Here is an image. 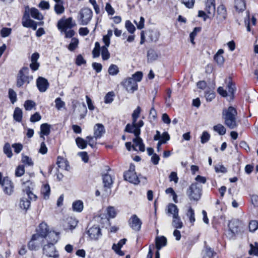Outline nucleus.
<instances>
[{"mask_svg": "<svg viewBox=\"0 0 258 258\" xmlns=\"http://www.w3.org/2000/svg\"><path fill=\"white\" fill-rule=\"evenodd\" d=\"M121 84L128 93H133L138 89V85L133 78H127Z\"/></svg>", "mask_w": 258, "mask_h": 258, "instance_id": "nucleus-12", "label": "nucleus"}, {"mask_svg": "<svg viewBox=\"0 0 258 258\" xmlns=\"http://www.w3.org/2000/svg\"><path fill=\"white\" fill-rule=\"evenodd\" d=\"M168 212L173 215V216L178 215V209L176 205L173 204H169L168 206Z\"/></svg>", "mask_w": 258, "mask_h": 258, "instance_id": "nucleus-39", "label": "nucleus"}, {"mask_svg": "<svg viewBox=\"0 0 258 258\" xmlns=\"http://www.w3.org/2000/svg\"><path fill=\"white\" fill-rule=\"evenodd\" d=\"M107 214L109 218H113L116 216V212L113 207L109 206L107 208Z\"/></svg>", "mask_w": 258, "mask_h": 258, "instance_id": "nucleus-53", "label": "nucleus"}, {"mask_svg": "<svg viewBox=\"0 0 258 258\" xmlns=\"http://www.w3.org/2000/svg\"><path fill=\"white\" fill-rule=\"evenodd\" d=\"M33 79L32 75H29V69L27 67H23L19 71L16 78V86L21 88L23 85H27Z\"/></svg>", "mask_w": 258, "mask_h": 258, "instance_id": "nucleus-3", "label": "nucleus"}, {"mask_svg": "<svg viewBox=\"0 0 258 258\" xmlns=\"http://www.w3.org/2000/svg\"><path fill=\"white\" fill-rule=\"evenodd\" d=\"M108 71L109 75L115 76L118 73L119 69L116 65L112 64L109 67Z\"/></svg>", "mask_w": 258, "mask_h": 258, "instance_id": "nucleus-48", "label": "nucleus"}, {"mask_svg": "<svg viewBox=\"0 0 258 258\" xmlns=\"http://www.w3.org/2000/svg\"><path fill=\"white\" fill-rule=\"evenodd\" d=\"M201 31V28L200 27H195L193 30V31L190 34L189 37L190 42L193 44H195L194 39L197 35V34L198 32H200Z\"/></svg>", "mask_w": 258, "mask_h": 258, "instance_id": "nucleus-58", "label": "nucleus"}, {"mask_svg": "<svg viewBox=\"0 0 258 258\" xmlns=\"http://www.w3.org/2000/svg\"><path fill=\"white\" fill-rule=\"evenodd\" d=\"M33 21V20L30 19L29 14L26 12L22 19V25L24 27L29 28Z\"/></svg>", "mask_w": 258, "mask_h": 258, "instance_id": "nucleus-29", "label": "nucleus"}, {"mask_svg": "<svg viewBox=\"0 0 258 258\" xmlns=\"http://www.w3.org/2000/svg\"><path fill=\"white\" fill-rule=\"evenodd\" d=\"M41 193L43 195L44 199L47 200L49 198L50 193V188L48 184H44L41 187Z\"/></svg>", "mask_w": 258, "mask_h": 258, "instance_id": "nucleus-30", "label": "nucleus"}, {"mask_svg": "<svg viewBox=\"0 0 258 258\" xmlns=\"http://www.w3.org/2000/svg\"><path fill=\"white\" fill-rule=\"evenodd\" d=\"M128 224L133 230L139 231L141 228L142 222L136 215L134 214L129 219Z\"/></svg>", "mask_w": 258, "mask_h": 258, "instance_id": "nucleus-14", "label": "nucleus"}, {"mask_svg": "<svg viewBox=\"0 0 258 258\" xmlns=\"http://www.w3.org/2000/svg\"><path fill=\"white\" fill-rule=\"evenodd\" d=\"M237 114L236 109L232 106L223 110L222 117L224 119V123L230 129H233L237 126L236 121Z\"/></svg>", "mask_w": 258, "mask_h": 258, "instance_id": "nucleus-2", "label": "nucleus"}, {"mask_svg": "<svg viewBox=\"0 0 258 258\" xmlns=\"http://www.w3.org/2000/svg\"><path fill=\"white\" fill-rule=\"evenodd\" d=\"M125 26L128 32L131 34H133L136 30L135 27L129 20L126 21Z\"/></svg>", "mask_w": 258, "mask_h": 258, "instance_id": "nucleus-49", "label": "nucleus"}, {"mask_svg": "<svg viewBox=\"0 0 258 258\" xmlns=\"http://www.w3.org/2000/svg\"><path fill=\"white\" fill-rule=\"evenodd\" d=\"M23 112L19 107H16L14 111L13 118L17 122H20L22 119Z\"/></svg>", "mask_w": 258, "mask_h": 258, "instance_id": "nucleus-32", "label": "nucleus"}, {"mask_svg": "<svg viewBox=\"0 0 258 258\" xmlns=\"http://www.w3.org/2000/svg\"><path fill=\"white\" fill-rule=\"evenodd\" d=\"M27 198L28 199H29L31 200H35L37 198V196L34 195L31 190L29 187H28L25 189Z\"/></svg>", "mask_w": 258, "mask_h": 258, "instance_id": "nucleus-62", "label": "nucleus"}, {"mask_svg": "<svg viewBox=\"0 0 258 258\" xmlns=\"http://www.w3.org/2000/svg\"><path fill=\"white\" fill-rule=\"evenodd\" d=\"M92 11L88 8H84L80 10L77 16V21L80 25H87L92 19Z\"/></svg>", "mask_w": 258, "mask_h": 258, "instance_id": "nucleus-5", "label": "nucleus"}, {"mask_svg": "<svg viewBox=\"0 0 258 258\" xmlns=\"http://www.w3.org/2000/svg\"><path fill=\"white\" fill-rule=\"evenodd\" d=\"M141 108L140 106H138L133 111L132 114V123H127L124 129V132L132 133L136 135H138L141 132V127H142L144 122L143 120H140L137 122L138 117L140 114Z\"/></svg>", "mask_w": 258, "mask_h": 258, "instance_id": "nucleus-1", "label": "nucleus"}, {"mask_svg": "<svg viewBox=\"0 0 258 258\" xmlns=\"http://www.w3.org/2000/svg\"><path fill=\"white\" fill-rule=\"evenodd\" d=\"M36 85L40 92H44L49 87V83L45 78L39 77L36 80Z\"/></svg>", "mask_w": 258, "mask_h": 258, "instance_id": "nucleus-16", "label": "nucleus"}, {"mask_svg": "<svg viewBox=\"0 0 258 258\" xmlns=\"http://www.w3.org/2000/svg\"><path fill=\"white\" fill-rule=\"evenodd\" d=\"M205 10L209 14L214 13L215 11L216 5L215 4L210 5L209 3H206Z\"/></svg>", "mask_w": 258, "mask_h": 258, "instance_id": "nucleus-51", "label": "nucleus"}, {"mask_svg": "<svg viewBox=\"0 0 258 258\" xmlns=\"http://www.w3.org/2000/svg\"><path fill=\"white\" fill-rule=\"evenodd\" d=\"M42 251L43 254L49 257L58 258L59 257L58 251L55 245L52 244L47 243L44 245Z\"/></svg>", "mask_w": 258, "mask_h": 258, "instance_id": "nucleus-10", "label": "nucleus"}, {"mask_svg": "<svg viewBox=\"0 0 258 258\" xmlns=\"http://www.w3.org/2000/svg\"><path fill=\"white\" fill-rule=\"evenodd\" d=\"M210 138V135L207 132H204L201 137V142L202 144L208 142Z\"/></svg>", "mask_w": 258, "mask_h": 258, "instance_id": "nucleus-59", "label": "nucleus"}, {"mask_svg": "<svg viewBox=\"0 0 258 258\" xmlns=\"http://www.w3.org/2000/svg\"><path fill=\"white\" fill-rule=\"evenodd\" d=\"M12 29L9 28H3L1 30V35L3 37H7L11 33Z\"/></svg>", "mask_w": 258, "mask_h": 258, "instance_id": "nucleus-60", "label": "nucleus"}, {"mask_svg": "<svg viewBox=\"0 0 258 258\" xmlns=\"http://www.w3.org/2000/svg\"><path fill=\"white\" fill-rule=\"evenodd\" d=\"M143 78V73L141 72H137L135 73L134 74L132 75V77L131 78H133L136 83L138 82H140L142 80Z\"/></svg>", "mask_w": 258, "mask_h": 258, "instance_id": "nucleus-63", "label": "nucleus"}, {"mask_svg": "<svg viewBox=\"0 0 258 258\" xmlns=\"http://www.w3.org/2000/svg\"><path fill=\"white\" fill-rule=\"evenodd\" d=\"M205 244V257L207 258H213V256L216 254L215 251L210 246L207 245V242H204Z\"/></svg>", "mask_w": 258, "mask_h": 258, "instance_id": "nucleus-34", "label": "nucleus"}, {"mask_svg": "<svg viewBox=\"0 0 258 258\" xmlns=\"http://www.w3.org/2000/svg\"><path fill=\"white\" fill-rule=\"evenodd\" d=\"M50 231L47 224L45 222H42L39 224L36 230L37 233H35V234H39L45 239V238L47 236V234Z\"/></svg>", "mask_w": 258, "mask_h": 258, "instance_id": "nucleus-19", "label": "nucleus"}, {"mask_svg": "<svg viewBox=\"0 0 258 258\" xmlns=\"http://www.w3.org/2000/svg\"><path fill=\"white\" fill-rule=\"evenodd\" d=\"M50 133V126L48 123H42L40 125V137L45 140L44 136H48Z\"/></svg>", "mask_w": 258, "mask_h": 258, "instance_id": "nucleus-21", "label": "nucleus"}, {"mask_svg": "<svg viewBox=\"0 0 258 258\" xmlns=\"http://www.w3.org/2000/svg\"><path fill=\"white\" fill-rule=\"evenodd\" d=\"M229 234L232 237L236 234L240 233L243 231V225L242 222L238 220H231L228 224Z\"/></svg>", "mask_w": 258, "mask_h": 258, "instance_id": "nucleus-7", "label": "nucleus"}, {"mask_svg": "<svg viewBox=\"0 0 258 258\" xmlns=\"http://www.w3.org/2000/svg\"><path fill=\"white\" fill-rule=\"evenodd\" d=\"M76 26V23L73 21L72 17L67 19L61 18L57 22V28L61 31H64L68 29H71Z\"/></svg>", "mask_w": 258, "mask_h": 258, "instance_id": "nucleus-11", "label": "nucleus"}, {"mask_svg": "<svg viewBox=\"0 0 258 258\" xmlns=\"http://www.w3.org/2000/svg\"><path fill=\"white\" fill-rule=\"evenodd\" d=\"M30 14L31 17L35 19H37L38 20H41L43 19L42 15L36 8H33L30 10Z\"/></svg>", "mask_w": 258, "mask_h": 258, "instance_id": "nucleus-36", "label": "nucleus"}, {"mask_svg": "<svg viewBox=\"0 0 258 258\" xmlns=\"http://www.w3.org/2000/svg\"><path fill=\"white\" fill-rule=\"evenodd\" d=\"M102 179L104 186L110 188L113 183V180L111 176L109 174H105L102 176Z\"/></svg>", "mask_w": 258, "mask_h": 258, "instance_id": "nucleus-28", "label": "nucleus"}, {"mask_svg": "<svg viewBox=\"0 0 258 258\" xmlns=\"http://www.w3.org/2000/svg\"><path fill=\"white\" fill-rule=\"evenodd\" d=\"M250 254L258 256V243L255 242L254 245L250 244V249L249 251Z\"/></svg>", "mask_w": 258, "mask_h": 258, "instance_id": "nucleus-55", "label": "nucleus"}, {"mask_svg": "<svg viewBox=\"0 0 258 258\" xmlns=\"http://www.w3.org/2000/svg\"><path fill=\"white\" fill-rule=\"evenodd\" d=\"M213 128L215 132H217L220 135H223L226 133L225 127L221 124L215 125Z\"/></svg>", "mask_w": 258, "mask_h": 258, "instance_id": "nucleus-45", "label": "nucleus"}, {"mask_svg": "<svg viewBox=\"0 0 258 258\" xmlns=\"http://www.w3.org/2000/svg\"><path fill=\"white\" fill-rule=\"evenodd\" d=\"M94 136L95 140L100 139L105 133V129L102 123H96L94 127Z\"/></svg>", "mask_w": 258, "mask_h": 258, "instance_id": "nucleus-18", "label": "nucleus"}, {"mask_svg": "<svg viewBox=\"0 0 258 258\" xmlns=\"http://www.w3.org/2000/svg\"><path fill=\"white\" fill-rule=\"evenodd\" d=\"M75 62L77 66H80L82 64H86V61L81 54H79L76 57Z\"/></svg>", "mask_w": 258, "mask_h": 258, "instance_id": "nucleus-61", "label": "nucleus"}, {"mask_svg": "<svg viewBox=\"0 0 258 258\" xmlns=\"http://www.w3.org/2000/svg\"><path fill=\"white\" fill-rule=\"evenodd\" d=\"M140 134L141 132L138 135L134 134L136 138L133 140V142L134 143V146L139 147V149L140 151L144 152L145 150V147L144 144L143 143V140L140 137Z\"/></svg>", "mask_w": 258, "mask_h": 258, "instance_id": "nucleus-20", "label": "nucleus"}, {"mask_svg": "<svg viewBox=\"0 0 258 258\" xmlns=\"http://www.w3.org/2000/svg\"><path fill=\"white\" fill-rule=\"evenodd\" d=\"M234 7L236 10L238 12L244 11L246 9L245 0H235Z\"/></svg>", "mask_w": 258, "mask_h": 258, "instance_id": "nucleus-26", "label": "nucleus"}, {"mask_svg": "<svg viewBox=\"0 0 258 258\" xmlns=\"http://www.w3.org/2000/svg\"><path fill=\"white\" fill-rule=\"evenodd\" d=\"M86 233L90 240L97 241L102 236L101 229L98 225L88 226Z\"/></svg>", "mask_w": 258, "mask_h": 258, "instance_id": "nucleus-6", "label": "nucleus"}, {"mask_svg": "<svg viewBox=\"0 0 258 258\" xmlns=\"http://www.w3.org/2000/svg\"><path fill=\"white\" fill-rule=\"evenodd\" d=\"M25 173L24 166L23 165H19L15 171V175L17 177H21Z\"/></svg>", "mask_w": 258, "mask_h": 258, "instance_id": "nucleus-54", "label": "nucleus"}, {"mask_svg": "<svg viewBox=\"0 0 258 258\" xmlns=\"http://www.w3.org/2000/svg\"><path fill=\"white\" fill-rule=\"evenodd\" d=\"M156 247L157 250H159L162 247L167 244V239L165 237L162 236L157 237L155 239Z\"/></svg>", "mask_w": 258, "mask_h": 258, "instance_id": "nucleus-22", "label": "nucleus"}, {"mask_svg": "<svg viewBox=\"0 0 258 258\" xmlns=\"http://www.w3.org/2000/svg\"><path fill=\"white\" fill-rule=\"evenodd\" d=\"M5 194L11 195L14 191V185L8 177L3 178V182L1 184Z\"/></svg>", "mask_w": 258, "mask_h": 258, "instance_id": "nucleus-13", "label": "nucleus"}, {"mask_svg": "<svg viewBox=\"0 0 258 258\" xmlns=\"http://www.w3.org/2000/svg\"><path fill=\"white\" fill-rule=\"evenodd\" d=\"M172 224L174 228L177 229H180L182 227L183 223L178 215L173 217Z\"/></svg>", "mask_w": 258, "mask_h": 258, "instance_id": "nucleus-33", "label": "nucleus"}, {"mask_svg": "<svg viewBox=\"0 0 258 258\" xmlns=\"http://www.w3.org/2000/svg\"><path fill=\"white\" fill-rule=\"evenodd\" d=\"M44 241L43 237L39 234H34L28 243V247L30 250H37L42 245Z\"/></svg>", "mask_w": 258, "mask_h": 258, "instance_id": "nucleus-8", "label": "nucleus"}, {"mask_svg": "<svg viewBox=\"0 0 258 258\" xmlns=\"http://www.w3.org/2000/svg\"><path fill=\"white\" fill-rule=\"evenodd\" d=\"M83 208L84 204L81 200H76L72 204V209L74 212L80 213L83 211Z\"/></svg>", "mask_w": 258, "mask_h": 258, "instance_id": "nucleus-24", "label": "nucleus"}, {"mask_svg": "<svg viewBox=\"0 0 258 258\" xmlns=\"http://www.w3.org/2000/svg\"><path fill=\"white\" fill-rule=\"evenodd\" d=\"M258 229V222L256 220H252L249 223V229L251 232H254Z\"/></svg>", "mask_w": 258, "mask_h": 258, "instance_id": "nucleus-56", "label": "nucleus"}, {"mask_svg": "<svg viewBox=\"0 0 258 258\" xmlns=\"http://www.w3.org/2000/svg\"><path fill=\"white\" fill-rule=\"evenodd\" d=\"M180 2L188 9H192L195 3V0H180Z\"/></svg>", "mask_w": 258, "mask_h": 258, "instance_id": "nucleus-50", "label": "nucleus"}, {"mask_svg": "<svg viewBox=\"0 0 258 258\" xmlns=\"http://www.w3.org/2000/svg\"><path fill=\"white\" fill-rule=\"evenodd\" d=\"M202 186L198 183H193L188 188L186 194L190 201H198L201 198Z\"/></svg>", "mask_w": 258, "mask_h": 258, "instance_id": "nucleus-4", "label": "nucleus"}, {"mask_svg": "<svg viewBox=\"0 0 258 258\" xmlns=\"http://www.w3.org/2000/svg\"><path fill=\"white\" fill-rule=\"evenodd\" d=\"M186 216L188 217L190 222L193 225L195 221V211L191 207L189 208L186 213Z\"/></svg>", "mask_w": 258, "mask_h": 258, "instance_id": "nucleus-43", "label": "nucleus"}, {"mask_svg": "<svg viewBox=\"0 0 258 258\" xmlns=\"http://www.w3.org/2000/svg\"><path fill=\"white\" fill-rule=\"evenodd\" d=\"M101 56L102 59L106 60L110 57V53L106 46H102L101 47Z\"/></svg>", "mask_w": 258, "mask_h": 258, "instance_id": "nucleus-47", "label": "nucleus"}, {"mask_svg": "<svg viewBox=\"0 0 258 258\" xmlns=\"http://www.w3.org/2000/svg\"><path fill=\"white\" fill-rule=\"evenodd\" d=\"M76 143L77 146L81 149L86 148L87 145V141L81 137L76 139Z\"/></svg>", "mask_w": 258, "mask_h": 258, "instance_id": "nucleus-38", "label": "nucleus"}, {"mask_svg": "<svg viewBox=\"0 0 258 258\" xmlns=\"http://www.w3.org/2000/svg\"><path fill=\"white\" fill-rule=\"evenodd\" d=\"M123 177L124 180L131 183L138 184L140 182L135 172V166L133 164H131L129 169L124 173Z\"/></svg>", "mask_w": 258, "mask_h": 258, "instance_id": "nucleus-9", "label": "nucleus"}, {"mask_svg": "<svg viewBox=\"0 0 258 258\" xmlns=\"http://www.w3.org/2000/svg\"><path fill=\"white\" fill-rule=\"evenodd\" d=\"M115 96L114 92H108L104 97V102L106 104H110L113 101V97Z\"/></svg>", "mask_w": 258, "mask_h": 258, "instance_id": "nucleus-42", "label": "nucleus"}, {"mask_svg": "<svg viewBox=\"0 0 258 258\" xmlns=\"http://www.w3.org/2000/svg\"><path fill=\"white\" fill-rule=\"evenodd\" d=\"M25 109L26 110H31L32 109L33 107H34L36 106L35 102L31 100H27L25 101L24 104Z\"/></svg>", "mask_w": 258, "mask_h": 258, "instance_id": "nucleus-46", "label": "nucleus"}, {"mask_svg": "<svg viewBox=\"0 0 258 258\" xmlns=\"http://www.w3.org/2000/svg\"><path fill=\"white\" fill-rule=\"evenodd\" d=\"M41 119V116L39 113L36 112L30 117V120L32 122H35L39 121Z\"/></svg>", "mask_w": 258, "mask_h": 258, "instance_id": "nucleus-64", "label": "nucleus"}, {"mask_svg": "<svg viewBox=\"0 0 258 258\" xmlns=\"http://www.w3.org/2000/svg\"><path fill=\"white\" fill-rule=\"evenodd\" d=\"M3 151L8 158H11L13 156L12 150L10 143H6L5 144Z\"/></svg>", "mask_w": 258, "mask_h": 258, "instance_id": "nucleus-37", "label": "nucleus"}, {"mask_svg": "<svg viewBox=\"0 0 258 258\" xmlns=\"http://www.w3.org/2000/svg\"><path fill=\"white\" fill-rule=\"evenodd\" d=\"M78 39L75 38H73L68 48L70 51H73L78 47Z\"/></svg>", "mask_w": 258, "mask_h": 258, "instance_id": "nucleus-44", "label": "nucleus"}, {"mask_svg": "<svg viewBox=\"0 0 258 258\" xmlns=\"http://www.w3.org/2000/svg\"><path fill=\"white\" fill-rule=\"evenodd\" d=\"M54 11L57 15H60L64 13V8L63 6V2L56 4L54 7Z\"/></svg>", "mask_w": 258, "mask_h": 258, "instance_id": "nucleus-41", "label": "nucleus"}, {"mask_svg": "<svg viewBox=\"0 0 258 258\" xmlns=\"http://www.w3.org/2000/svg\"><path fill=\"white\" fill-rule=\"evenodd\" d=\"M22 162L28 166L33 165V162L32 159L26 155H22Z\"/></svg>", "mask_w": 258, "mask_h": 258, "instance_id": "nucleus-57", "label": "nucleus"}, {"mask_svg": "<svg viewBox=\"0 0 258 258\" xmlns=\"http://www.w3.org/2000/svg\"><path fill=\"white\" fill-rule=\"evenodd\" d=\"M158 57V55L156 51L152 49H149L147 52L148 61L152 62L156 60Z\"/></svg>", "mask_w": 258, "mask_h": 258, "instance_id": "nucleus-31", "label": "nucleus"}, {"mask_svg": "<svg viewBox=\"0 0 258 258\" xmlns=\"http://www.w3.org/2000/svg\"><path fill=\"white\" fill-rule=\"evenodd\" d=\"M56 164L58 167L68 170V167H69V163L68 161L63 157L61 156L57 157Z\"/></svg>", "mask_w": 258, "mask_h": 258, "instance_id": "nucleus-23", "label": "nucleus"}, {"mask_svg": "<svg viewBox=\"0 0 258 258\" xmlns=\"http://www.w3.org/2000/svg\"><path fill=\"white\" fill-rule=\"evenodd\" d=\"M31 202L26 197H22L19 202V207L21 209L27 211L30 207Z\"/></svg>", "mask_w": 258, "mask_h": 258, "instance_id": "nucleus-27", "label": "nucleus"}, {"mask_svg": "<svg viewBox=\"0 0 258 258\" xmlns=\"http://www.w3.org/2000/svg\"><path fill=\"white\" fill-rule=\"evenodd\" d=\"M59 235V232L50 230L45 239L47 240L48 244H52L54 245L60 239Z\"/></svg>", "mask_w": 258, "mask_h": 258, "instance_id": "nucleus-17", "label": "nucleus"}, {"mask_svg": "<svg viewBox=\"0 0 258 258\" xmlns=\"http://www.w3.org/2000/svg\"><path fill=\"white\" fill-rule=\"evenodd\" d=\"M227 16V10L224 5L221 4L217 7L216 19L218 23L225 21Z\"/></svg>", "mask_w": 258, "mask_h": 258, "instance_id": "nucleus-15", "label": "nucleus"}, {"mask_svg": "<svg viewBox=\"0 0 258 258\" xmlns=\"http://www.w3.org/2000/svg\"><path fill=\"white\" fill-rule=\"evenodd\" d=\"M228 80L229 81L227 85V89L230 95L233 96L236 91L235 84L232 82V79L231 77H229Z\"/></svg>", "mask_w": 258, "mask_h": 258, "instance_id": "nucleus-35", "label": "nucleus"}, {"mask_svg": "<svg viewBox=\"0 0 258 258\" xmlns=\"http://www.w3.org/2000/svg\"><path fill=\"white\" fill-rule=\"evenodd\" d=\"M8 96L12 104H14L17 100L16 92L13 89H9L8 91Z\"/></svg>", "mask_w": 258, "mask_h": 258, "instance_id": "nucleus-40", "label": "nucleus"}, {"mask_svg": "<svg viewBox=\"0 0 258 258\" xmlns=\"http://www.w3.org/2000/svg\"><path fill=\"white\" fill-rule=\"evenodd\" d=\"M55 107L57 110H60L62 108L65 106V102L63 101L59 97L55 99Z\"/></svg>", "mask_w": 258, "mask_h": 258, "instance_id": "nucleus-52", "label": "nucleus"}, {"mask_svg": "<svg viewBox=\"0 0 258 258\" xmlns=\"http://www.w3.org/2000/svg\"><path fill=\"white\" fill-rule=\"evenodd\" d=\"M147 34L151 42H156L160 36L159 32L156 30H150Z\"/></svg>", "mask_w": 258, "mask_h": 258, "instance_id": "nucleus-25", "label": "nucleus"}]
</instances>
